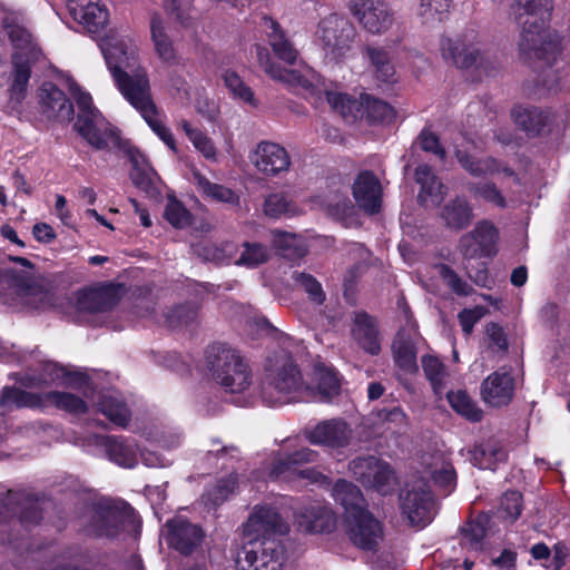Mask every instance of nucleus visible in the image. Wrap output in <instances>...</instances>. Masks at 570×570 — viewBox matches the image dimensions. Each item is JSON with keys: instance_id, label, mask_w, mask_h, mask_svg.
Returning <instances> with one entry per match:
<instances>
[{"instance_id": "1", "label": "nucleus", "mask_w": 570, "mask_h": 570, "mask_svg": "<svg viewBox=\"0 0 570 570\" xmlns=\"http://www.w3.org/2000/svg\"><path fill=\"white\" fill-rule=\"evenodd\" d=\"M108 69L122 94L146 120L153 131L173 150L176 149L175 139L170 130L156 118L157 109L151 99L150 86L147 75L137 68L134 49L124 42L101 45Z\"/></svg>"}, {"instance_id": "2", "label": "nucleus", "mask_w": 570, "mask_h": 570, "mask_svg": "<svg viewBox=\"0 0 570 570\" xmlns=\"http://www.w3.org/2000/svg\"><path fill=\"white\" fill-rule=\"evenodd\" d=\"M519 17L525 14L518 37L520 60L534 68L551 67L561 53V38L549 26L552 0H514Z\"/></svg>"}, {"instance_id": "3", "label": "nucleus", "mask_w": 570, "mask_h": 570, "mask_svg": "<svg viewBox=\"0 0 570 570\" xmlns=\"http://www.w3.org/2000/svg\"><path fill=\"white\" fill-rule=\"evenodd\" d=\"M265 372L261 395L267 405L287 404L296 394L311 390L305 385L301 370L292 355L285 351L267 357Z\"/></svg>"}, {"instance_id": "4", "label": "nucleus", "mask_w": 570, "mask_h": 570, "mask_svg": "<svg viewBox=\"0 0 570 570\" xmlns=\"http://www.w3.org/2000/svg\"><path fill=\"white\" fill-rule=\"evenodd\" d=\"M206 365L215 382L226 392L242 393L252 384V371L239 353L227 344L206 350Z\"/></svg>"}, {"instance_id": "5", "label": "nucleus", "mask_w": 570, "mask_h": 570, "mask_svg": "<svg viewBox=\"0 0 570 570\" xmlns=\"http://www.w3.org/2000/svg\"><path fill=\"white\" fill-rule=\"evenodd\" d=\"M140 522L125 501L101 500L91 511L86 531L96 538L116 539L124 533L138 534Z\"/></svg>"}, {"instance_id": "6", "label": "nucleus", "mask_w": 570, "mask_h": 570, "mask_svg": "<svg viewBox=\"0 0 570 570\" xmlns=\"http://www.w3.org/2000/svg\"><path fill=\"white\" fill-rule=\"evenodd\" d=\"M440 47L442 57L458 68H474L485 76H492L498 70L497 60L482 49L474 30L464 31L455 38L443 37Z\"/></svg>"}, {"instance_id": "7", "label": "nucleus", "mask_w": 570, "mask_h": 570, "mask_svg": "<svg viewBox=\"0 0 570 570\" xmlns=\"http://www.w3.org/2000/svg\"><path fill=\"white\" fill-rule=\"evenodd\" d=\"M70 89L79 108L73 126L76 131L97 150H107L110 144L118 146L117 130L106 122L102 115L94 107L91 96L82 92L76 83Z\"/></svg>"}, {"instance_id": "8", "label": "nucleus", "mask_w": 570, "mask_h": 570, "mask_svg": "<svg viewBox=\"0 0 570 570\" xmlns=\"http://www.w3.org/2000/svg\"><path fill=\"white\" fill-rule=\"evenodd\" d=\"M47 403L73 414H85L88 411L86 402L69 392L51 391L37 394L14 386H6L0 397V406L38 407Z\"/></svg>"}, {"instance_id": "9", "label": "nucleus", "mask_w": 570, "mask_h": 570, "mask_svg": "<svg viewBox=\"0 0 570 570\" xmlns=\"http://www.w3.org/2000/svg\"><path fill=\"white\" fill-rule=\"evenodd\" d=\"M237 570H282L284 548L274 538L243 541L235 559Z\"/></svg>"}, {"instance_id": "10", "label": "nucleus", "mask_w": 570, "mask_h": 570, "mask_svg": "<svg viewBox=\"0 0 570 570\" xmlns=\"http://www.w3.org/2000/svg\"><path fill=\"white\" fill-rule=\"evenodd\" d=\"M401 509L414 525L430 523L434 515V500L429 483L423 478H413L400 493Z\"/></svg>"}, {"instance_id": "11", "label": "nucleus", "mask_w": 570, "mask_h": 570, "mask_svg": "<svg viewBox=\"0 0 570 570\" xmlns=\"http://www.w3.org/2000/svg\"><path fill=\"white\" fill-rule=\"evenodd\" d=\"M356 31L344 17L330 14L322 19L317 28V37L322 42L326 57L338 60L351 50Z\"/></svg>"}, {"instance_id": "12", "label": "nucleus", "mask_w": 570, "mask_h": 570, "mask_svg": "<svg viewBox=\"0 0 570 570\" xmlns=\"http://www.w3.org/2000/svg\"><path fill=\"white\" fill-rule=\"evenodd\" d=\"M348 469L364 487L375 489L383 495L391 493L394 489V471L387 462L374 455L353 459Z\"/></svg>"}, {"instance_id": "13", "label": "nucleus", "mask_w": 570, "mask_h": 570, "mask_svg": "<svg viewBox=\"0 0 570 570\" xmlns=\"http://www.w3.org/2000/svg\"><path fill=\"white\" fill-rule=\"evenodd\" d=\"M287 524L278 512L271 507H255L247 521L242 525L243 541H263L275 534H285Z\"/></svg>"}, {"instance_id": "14", "label": "nucleus", "mask_w": 570, "mask_h": 570, "mask_svg": "<svg viewBox=\"0 0 570 570\" xmlns=\"http://www.w3.org/2000/svg\"><path fill=\"white\" fill-rule=\"evenodd\" d=\"M317 458L318 453L316 451L308 448H301L274 460L271 469V476L279 479L291 473L297 474L302 479H308L312 483L330 485V479L315 469H298L302 464L315 462Z\"/></svg>"}, {"instance_id": "15", "label": "nucleus", "mask_w": 570, "mask_h": 570, "mask_svg": "<svg viewBox=\"0 0 570 570\" xmlns=\"http://www.w3.org/2000/svg\"><path fill=\"white\" fill-rule=\"evenodd\" d=\"M164 534L168 547L183 556H190L202 544L205 533L198 524L181 515L174 517L165 523Z\"/></svg>"}, {"instance_id": "16", "label": "nucleus", "mask_w": 570, "mask_h": 570, "mask_svg": "<svg viewBox=\"0 0 570 570\" xmlns=\"http://www.w3.org/2000/svg\"><path fill=\"white\" fill-rule=\"evenodd\" d=\"M350 10L362 27L373 35L384 33L394 21L392 10L383 0H353Z\"/></svg>"}, {"instance_id": "17", "label": "nucleus", "mask_w": 570, "mask_h": 570, "mask_svg": "<svg viewBox=\"0 0 570 570\" xmlns=\"http://www.w3.org/2000/svg\"><path fill=\"white\" fill-rule=\"evenodd\" d=\"M14 518L20 524L29 527L37 524L42 515L29 494L9 490L0 497V522H7Z\"/></svg>"}, {"instance_id": "18", "label": "nucleus", "mask_w": 570, "mask_h": 570, "mask_svg": "<svg viewBox=\"0 0 570 570\" xmlns=\"http://www.w3.org/2000/svg\"><path fill=\"white\" fill-rule=\"evenodd\" d=\"M497 228L483 220L475 225L473 230L464 234L459 242L460 252L466 259L490 257L495 254Z\"/></svg>"}, {"instance_id": "19", "label": "nucleus", "mask_w": 570, "mask_h": 570, "mask_svg": "<svg viewBox=\"0 0 570 570\" xmlns=\"http://www.w3.org/2000/svg\"><path fill=\"white\" fill-rule=\"evenodd\" d=\"M72 19L90 35L102 31L108 23L107 8L99 0H67Z\"/></svg>"}, {"instance_id": "20", "label": "nucleus", "mask_w": 570, "mask_h": 570, "mask_svg": "<svg viewBox=\"0 0 570 570\" xmlns=\"http://www.w3.org/2000/svg\"><path fill=\"white\" fill-rule=\"evenodd\" d=\"M41 114L49 120L69 122L73 118V105L53 82L46 81L39 89Z\"/></svg>"}, {"instance_id": "21", "label": "nucleus", "mask_w": 570, "mask_h": 570, "mask_svg": "<svg viewBox=\"0 0 570 570\" xmlns=\"http://www.w3.org/2000/svg\"><path fill=\"white\" fill-rule=\"evenodd\" d=\"M250 161L258 171L267 176H276L286 171L291 165V158L286 149L271 141L259 142L250 156Z\"/></svg>"}, {"instance_id": "22", "label": "nucleus", "mask_w": 570, "mask_h": 570, "mask_svg": "<svg viewBox=\"0 0 570 570\" xmlns=\"http://www.w3.org/2000/svg\"><path fill=\"white\" fill-rule=\"evenodd\" d=\"M351 335L356 344L370 355L381 353V338L377 318L365 311L353 313Z\"/></svg>"}, {"instance_id": "23", "label": "nucleus", "mask_w": 570, "mask_h": 570, "mask_svg": "<svg viewBox=\"0 0 570 570\" xmlns=\"http://www.w3.org/2000/svg\"><path fill=\"white\" fill-rule=\"evenodd\" d=\"M348 533L353 543L363 550H374L383 535L381 523L368 512L348 520Z\"/></svg>"}, {"instance_id": "24", "label": "nucleus", "mask_w": 570, "mask_h": 570, "mask_svg": "<svg viewBox=\"0 0 570 570\" xmlns=\"http://www.w3.org/2000/svg\"><path fill=\"white\" fill-rule=\"evenodd\" d=\"M306 438L312 444L338 449L348 445L352 430L345 421L332 419L323 421L307 431Z\"/></svg>"}, {"instance_id": "25", "label": "nucleus", "mask_w": 570, "mask_h": 570, "mask_svg": "<svg viewBox=\"0 0 570 570\" xmlns=\"http://www.w3.org/2000/svg\"><path fill=\"white\" fill-rule=\"evenodd\" d=\"M356 204L367 214H376L382 204V186L373 171H361L353 184Z\"/></svg>"}, {"instance_id": "26", "label": "nucleus", "mask_w": 570, "mask_h": 570, "mask_svg": "<svg viewBox=\"0 0 570 570\" xmlns=\"http://www.w3.org/2000/svg\"><path fill=\"white\" fill-rule=\"evenodd\" d=\"M514 394V379L508 372L497 371L490 374L481 384L482 400L491 406L508 405Z\"/></svg>"}, {"instance_id": "27", "label": "nucleus", "mask_w": 570, "mask_h": 570, "mask_svg": "<svg viewBox=\"0 0 570 570\" xmlns=\"http://www.w3.org/2000/svg\"><path fill=\"white\" fill-rule=\"evenodd\" d=\"M439 217L445 228L460 232L472 224L474 212L465 197L456 196L441 206Z\"/></svg>"}, {"instance_id": "28", "label": "nucleus", "mask_w": 570, "mask_h": 570, "mask_svg": "<svg viewBox=\"0 0 570 570\" xmlns=\"http://www.w3.org/2000/svg\"><path fill=\"white\" fill-rule=\"evenodd\" d=\"M296 524L304 533H324L334 530L336 519L328 508L311 504L303 508L296 515Z\"/></svg>"}, {"instance_id": "29", "label": "nucleus", "mask_w": 570, "mask_h": 570, "mask_svg": "<svg viewBox=\"0 0 570 570\" xmlns=\"http://www.w3.org/2000/svg\"><path fill=\"white\" fill-rule=\"evenodd\" d=\"M392 354L395 365L406 374L419 371L417 348L413 337L404 330L399 331L392 343Z\"/></svg>"}, {"instance_id": "30", "label": "nucleus", "mask_w": 570, "mask_h": 570, "mask_svg": "<svg viewBox=\"0 0 570 570\" xmlns=\"http://www.w3.org/2000/svg\"><path fill=\"white\" fill-rule=\"evenodd\" d=\"M332 497L344 509L346 520L367 511L361 490L347 480L338 479L335 482Z\"/></svg>"}, {"instance_id": "31", "label": "nucleus", "mask_w": 570, "mask_h": 570, "mask_svg": "<svg viewBox=\"0 0 570 570\" xmlns=\"http://www.w3.org/2000/svg\"><path fill=\"white\" fill-rule=\"evenodd\" d=\"M512 117L518 128L529 136H538L550 124L552 114L538 107L519 106L513 108Z\"/></svg>"}, {"instance_id": "32", "label": "nucleus", "mask_w": 570, "mask_h": 570, "mask_svg": "<svg viewBox=\"0 0 570 570\" xmlns=\"http://www.w3.org/2000/svg\"><path fill=\"white\" fill-rule=\"evenodd\" d=\"M116 296L107 289H83L78 293L76 309L79 313H101L116 305Z\"/></svg>"}, {"instance_id": "33", "label": "nucleus", "mask_w": 570, "mask_h": 570, "mask_svg": "<svg viewBox=\"0 0 570 570\" xmlns=\"http://www.w3.org/2000/svg\"><path fill=\"white\" fill-rule=\"evenodd\" d=\"M469 453L470 461L480 469L494 470L498 463L507 459V451L497 440L481 442Z\"/></svg>"}, {"instance_id": "34", "label": "nucleus", "mask_w": 570, "mask_h": 570, "mask_svg": "<svg viewBox=\"0 0 570 570\" xmlns=\"http://www.w3.org/2000/svg\"><path fill=\"white\" fill-rule=\"evenodd\" d=\"M257 58L261 68L274 80L287 83V85H299L305 87L307 80L301 75V72L281 67L278 63L273 61L268 50L263 47H257Z\"/></svg>"}, {"instance_id": "35", "label": "nucleus", "mask_w": 570, "mask_h": 570, "mask_svg": "<svg viewBox=\"0 0 570 570\" xmlns=\"http://www.w3.org/2000/svg\"><path fill=\"white\" fill-rule=\"evenodd\" d=\"M97 407L99 412L120 428H126L130 422L131 413L127 404L111 393L101 394Z\"/></svg>"}, {"instance_id": "36", "label": "nucleus", "mask_w": 570, "mask_h": 570, "mask_svg": "<svg viewBox=\"0 0 570 570\" xmlns=\"http://www.w3.org/2000/svg\"><path fill=\"white\" fill-rule=\"evenodd\" d=\"M271 32H268V42L273 49L274 55L282 61L294 65L298 57V51L286 37L279 24L268 19Z\"/></svg>"}, {"instance_id": "37", "label": "nucleus", "mask_w": 570, "mask_h": 570, "mask_svg": "<svg viewBox=\"0 0 570 570\" xmlns=\"http://www.w3.org/2000/svg\"><path fill=\"white\" fill-rule=\"evenodd\" d=\"M314 380L321 400L328 401L340 394L341 379L335 368L323 363L316 364L314 366Z\"/></svg>"}, {"instance_id": "38", "label": "nucleus", "mask_w": 570, "mask_h": 570, "mask_svg": "<svg viewBox=\"0 0 570 570\" xmlns=\"http://www.w3.org/2000/svg\"><path fill=\"white\" fill-rule=\"evenodd\" d=\"M108 458L124 468H134L137 464V454L132 443L118 436H108L105 441Z\"/></svg>"}, {"instance_id": "39", "label": "nucleus", "mask_w": 570, "mask_h": 570, "mask_svg": "<svg viewBox=\"0 0 570 570\" xmlns=\"http://www.w3.org/2000/svg\"><path fill=\"white\" fill-rule=\"evenodd\" d=\"M6 278L4 286L14 289L18 295L32 296L39 295L41 302L48 298V293L45 292L31 277L29 273L19 272L12 268L4 269Z\"/></svg>"}, {"instance_id": "40", "label": "nucleus", "mask_w": 570, "mask_h": 570, "mask_svg": "<svg viewBox=\"0 0 570 570\" xmlns=\"http://www.w3.org/2000/svg\"><path fill=\"white\" fill-rule=\"evenodd\" d=\"M31 69L27 60L20 56H13L12 82L9 88L10 101L18 106L26 97Z\"/></svg>"}, {"instance_id": "41", "label": "nucleus", "mask_w": 570, "mask_h": 570, "mask_svg": "<svg viewBox=\"0 0 570 570\" xmlns=\"http://www.w3.org/2000/svg\"><path fill=\"white\" fill-rule=\"evenodd\" d=\"M415 180L421 186L419 200L422 204H425L429 198H431L432 202H439L444 186L429 165H420L416 167Z\"/></svg>"}, {"instance_id": "42", "label": "nucleus", "mask_w": 570, "mask_h": 570, "mask_svg": "<svg viewBox=\"0 0 570 570\" xmlns=\"http://www.w3.org/2000/svg\"><path fill=\"white\" fill-rule=\"evenodd\" d=\"M490 522L491 517L488 513H480L474 520L466 522L461 528V544L473 550H481Z\"/></svg>"}, {"instance_id": "43", "label": "nucleus", "mask_w": 570, "mask_h": 570, "mask_svg": "<svg viewBox=\"0 0 570 570\" xmlns=\"http://www.w3.org/2000/svg\"><path fill=\"white\" fill-rule=\"evenodd\" d=\"M150 31L159 58L166 62H174L176 59L175 49L165 32L164 22L157 13H154L151 17Z\"/></svg>"}, {"instance_id": "44", "label": "nucleus", "mask_w": 570, "mask_h": 570, "mask_svg": "<svg viewBox=\"0 0 570 570\" xmlns=\"http://www.w3.org/2000/svg\"><path fill=\"white\" fill-rule=\"evenodd\" d=\"M446 399L451 407L466 420L471 422H480L482 420V410L465 391L448 392Z\"/></svg>"}, {"instance_id": "45", "label": "nucleus", "mask_w": 570, "mask_h": 570, "mask_svg": "<svg viewBox=\"0 0 570 570\" xmlns=\"http://www.w3.org/2000/svg\"><path fill=\"white\" fill-rule=\"evenodd\" d=\"M364 114L371 122H390L395 117L394 108L386 101L364 94L361 96Z\"/></svg>"}, {"instance_id": "46", "label": "nucleus", "mask_w": 570, "mask_h": 570, "mask_svg": "<svg viewBox=\"0 0 570 570\" xmlns=\"http://www.w3.org/2000/svg\"><path fill=\"white\" fill-rule=\"evenodd\" d=\"M272 245L278 255L288 259L303 257L306 253L297 236L286 232L273 230Z\"/></svg>"}, {"instance_id": "47", "label": "nucleus", "mask_w": 570, "mask_h": 570, "mask_svg": "<svg viewBox=\"0 0 570 570\" xmlns=\"http://www.w3.org/2000/svg\"><path fill=\"white\" fill-rule=\"evenodd\" d=\"M455 157L460 165L472 176L481 177L499 171V165L494 158L475 159L468 153L456 149Z\"/></svg>"}, {"instance_id": "48", "label": "nucleus", "mask_w": 570, "mask_h": 570, "mask_svg": "<svg viewBox=\"0 0 570 570\" xmlns=\"http://www.w3.org/2000/svg\"><path fill=\"white\" fill-rule=\"evenodd\" d=\"M198 311V304L193 302L175 305L164 313L165 323L169 327L190 325L197 322Z\"/></svg>"}, {"instance_id": "49", "label": "nucleus", "mask_w": 570, "mask_h": 570, "mask_svg": "<svg viewBox=\"0 0 570 570\" xmlns=\"http://www.w3.org/2000/svg\"><path fill=\"white\" fill-rule=\"evenodd\" d=\"M367 56L375 69L376 78L383 82H393L395 77V68L392 62L390 52L383 48H366Z\"/></svg>"}, {"instance_id": "50", "label": "nucleus", "mask_w": 570, "mask_h": 570, "mask_svg": "<svg viewBox=\"0 0 570 570\" xmlns=\"http://www.w3.org/2000/svg\"><path fill=\"white\" fill-rule=\"evenodd\" d=\"M421 364L425 377L430 382L433 392L441 395L444 392L445 365L434 355H423Z\"/></svg>"}, {"instance_id": "51", "label": "nucleus", "mask_w": 570, "mask_h": 570, "mask_svg": "<svg viewBox=\"0 0 570 570\" xmlns=\"http://www.w3.org/2000/svg\"><path fill=\"white\" fill-rule=\"evenodd\" d=\"M132 169L130 171V179L132 184L144 191L148 197L155 198L159 195L156 185L157 174L153 169L139 166L138 160L131 158Z\"/></svg>"}, {"instance_id": "52", "label": "nucleus", "mask_w": 570, "mask_h": 570, "mask_svg": "<svg viewBox=\"0 0 570 570\" xmlns=\"http://www.w3.org/2000/svg\"><path fill=\"white\" fill-rule=\"evenodd\" d=\"M297 213L295 203L284 193L271 194L264 202V214L277 219L283 216H294Z\"/></svg>"}, {"instance_id": "53", "label": "nucleus", "mask_w": 570, "mask_h": 570, "mask_svg": "<svg viewBox=\"0 0 570 570\" xmlns=\"http://www.w3.org/2000/svg\"><path fill=\"white\" fill-rule=\"evenodd\" d=\"M451 6L452 0H421L419 16L426 24L442 22L448 17Z\"/></svg>"}, {"instance_id": "54", "label": "nucleus", "mask_w": 570, "mask_h": 570, "mask_svg": "<svg viewBox=\"0 0 570 570\" xmlns=\"http://www.w3.org/2000/svg\"><path fill=\"white\" fill-rule=\"evenodd\" d=\"M292 279L296 287L303 289L308 299L317 305H322L326 299L322 284L311 274L304 272H293Z\"/></svg>"}, {"instance_id": "55", "label": "nucleus", "mask_w": 570, "mask_h": 570, "mask_svg": "<svg viewBox=\"0 0 570 570\" xmlns=\"http://www.w3.org/2000/svg\"><path fill=\"white\" fill-rule=\"evenodd\" d=\"M236 487L237 478L235 475H228L227 478L218 480L209 488L203 495L204 500L215 508L219 507L234 493Z\"/></svg>"}, {"instance_id": "56", "label": "nucleus", "mask_w": 570, "mask_h": 570, "mask_svg": "<svg viewBox=\"0 0 570 570\" xmlns=\"http://www.w3.org/2000/svg\"><path fill=\"white\" fill-rule=\"evenodd\" d=\"M222 78L224 85L235 98L250 105L254 104L255 99L253 90L244 82L236 71L227 69L223 72Z\"/></svg>"}, {"instance_id": "57", "label": "nucleus", "mask_w": 570, "mask_h": 570, "mask_svg": "<svg viewBox=\"0 0 570 570\" xmlns=\"http://www.w3.org/2000/svg\"><path fill=\"white\" fill-rule=\"evenodd\" d=\"M268 258L269 252L265 245L259 243H244V250L235 263L246 267H257L266 263Z\"/></svg>"}, {"instance_id": "58", "label": "nucleus", "mask_w": 570, "mask_h": 570, "mask_svg": "<svg viewBox=\"0 0 570 570\" xmlns=\"http://www.w3.org/2000/svg\"><path fill=\"white\" fill-rule=\"evenodd\" d=\"M181 129L185 131L189 140L193 142L195 148L199 150L207 159H214L216 156V149L210 138H208L203 131L194 128L190 122L183 120Z\"/></svg>"}, {"instance_id": "59", "label": "nucleus", "mask_w": 570, "mask_h": 570, "mask_svg": "<svg viewBox=\"0 0 570 570\" xmlns=\"http://www.w3.org/2000/svg\"><path fill=\"white\" fill-rule=\"evenodd\" d=\"M469 191L472 193L475 197H480L484 202L491 203L499 208L507 207L505 197L493 183L470 184Z\"/></svg>"}, {"instance_id": "60", "label": "nucleus", "mask_w": 570, "mask_h": 570, "mask_svg": "<svg viewBox=\"0 0 570 570\" xmlns=\"http://www.w3.org/2000/svg\"><path fill=\"white\" fill-rule=\"evenodd\" d=\"M198 185L208 197L215 200L228 204L238 203V196L230 188L210 183L205 177L198 178Z\"/></svg>"}, {"instance_id": "61", "label": "nucleus", "mask_w": 570, "mask_h": 570, "mask_svg": "<svg viewBox=\"0 0 570 570\" xmlns=\"http://www.w3.org/2000/svg\"><path fill=\"white\" fill-rule=\"evenodd\" d=\"M164 217L176 228H184L190 224L189 212L175 198H169L165 207Z\"/></svg>"}, {"instance_id": "62", "label": "nucleus", "mask_w": 570, "mask_h": 570, "mask_svg": "<svg viewBox=\"0 0 570 570\" xmlns=\"http://www.w3.org/2000/svg\"><path fill=\"white\" fill-rule=\"evenodd\" d=\"M499 512L502 518L515 521L522 512V494L518 491H509L500 501Z\"/></svg>"}, {"instance_id": "63", "label": "nucleus", "mask_w": 570, "mask_h": 570, "mask_svg": "<svg viewBox=\"0 0 570 570\" xmlns=\"http://www.w3.org/2000/svg\"><path fill=\"white\" fill-rule=\"evenodd\" d=\"M326 100L344 118L354 117V110H358V102L345 94L326 91Z\"/></svg>"}, {"instance_id": "64", "label": "nucleus", "mask_w": 570, "mask_h": 570, "mask_svg": "<svg viewBox=\"0 0 570 570\" xmlns=\"http://www.w3.org/2000/svg\"><path fill=\"white\" fill-rule=\"evenodd\" d=\"M440 276L456 295L469 296L472 293V287L466 282H464L450 266L444 264L441 265Z\"/></svg>"}]
</instances>
